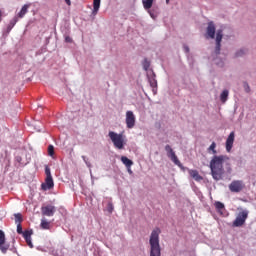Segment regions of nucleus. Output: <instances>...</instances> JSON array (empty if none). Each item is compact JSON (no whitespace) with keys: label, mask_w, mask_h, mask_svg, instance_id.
<instances>
[{"label":"nucleus","mask_w":256,"mask_h":256,"mask_svg":"<svg viewBox=\"0 0 256 256\" xmlns=\"http://www.w3.org/2000/svg\"><path fill=\"white\" fill-rule=\"evenodd\" d=\"M229 158L227 155H214L210 161L211 175L215 181H221L225 175L223 164L227 163Z\"/></svg>","instance_id":"1"},{"label":"nucleus","mask_w":256,"mask_h":256,"mask_svg":"<svg viewBox=\"0 0 256 256\" xmlns=\"http://www.w3.org/2000/svg\"><path fill=\"white\" fill-rule=\"evenodd\" d=\"M159 235H161V229L155 228L150 235V256H161V244H159Z\"/></svg>","instance_id":"2"},{"label":"nucleus","mask_w":256,"mask_h":256,"mask_svg":"<svg viewBox=\"0 0 256 256\" xmlns=\"http://www.w3.org/2000/svg\"><path fill=\"white\" fill-rule=\"evenodd\" d=\"M108 137H110V139L116 149H124L125 138L123 137V134H117V132L110 131L108 133Z\"/></svg>","instance_id":"3"},{"label":"nucleus","mask_w":256,"mask_h":256,"mask_svg":"<svg viewBox=\"0 0 256 256\" xmlns=\"http://www.w3.org/2000/svg\"><path fill=\"white\" fill-rule=\"evenodd\" d=\"M17 233L19 235L23 234V237H24L28 247H30V249H33V242L31 241V236L33 235V230H25L23 232V226H21V224H17Z\"/></svg>","instance_id":"4"},{"label":"nucleus","mask_w":256,"mask_h":256,"mask_svg":"<svg viewBox=\"0 0 256 256\" xmlns=\"http://www.w3.org/2000/svg\"><path fill=\"white\" fill-rule=\"evenodd\" d=\"M247 217H249V211L243 210L239 212L236 219L233 221V227H243L245 221H247Z\"/></svg>","instance_id":"5"},{"label":"nucleus","mask_w":256,"mask_h":256,"mask_svg":"<svg viewBox=\"0 0 256 256\" xmlns=\"http://www.w3.org/2000/svg\"><path fill=\"white\" fill-rule=\"evenodd\" d=\"M228 187L231 193H241L245 189V182L243 180H234Z\"/></svg>","instance_id":"6"},{"label":"nucleus","mask_w":256,"mask_h":256,"mask_svg":"<svg viewBox=\"0 0 256 256\" xmlns=\"http://www.w3.org/2000/svg\"><path fill=\"white\" fill-rule=\"evenodd\" d=\"M165 151L167 153V157H169V159H171V161L174 162V165L181 167V161H179V158L175 154V151H173V148H171V145H166Z\"/></svg>","instance_id":"7"},{"label":"nucleus","mask_w":256,"mask_h":256,"mask_svg":"<svg viewBox=\"0 0 256 256\" xmlns=\"http://www.w3.org/2000/svg\"><path fill=\"white\" fill-rule=\"evenodd\" d=\"M165 151L167 153V157H169V159H171V161L174 162V165L181 167V161H179V158L175 154V151H173V148H171V145H166Z\"/></svg>","instance_id":"8"},{"label":"nucleus","mask_w":256,"mask_h":256,"mask_svg":"<svg viewBox=\"0 0 256 256\" xmlns=\"http://www.w3.org/2000/svg\"><path fill=\"white\" fill-rule=\"evenodd\" d=\"M165 151L167 153V157H169V159H171V161L174 162V165L181 167V161H179V158L175 154V151H173V148H171V145H166Z\"/></svg>","instance_id":"9"},{"label":"nucleus","mask_w":256,"mask_h":256,"mask_svg":"<svg viewBox=\"0 0 256 256\" xmlns=\"http://www.w3.org/2000/svg\"><path fill=\"white\" fill-rule=\"evenodd\" d=\"M9 247L11 245L7 243V239L5 238V232L3 230H0V251L1 253H7L9 251Z\"/></svg>","instance_id":"10"},{"label":"nucleus","mask_w":256,"mask_h":256,"mask_svg":"<svg viewBox=\"0 0 256 256\" xmlns=\"http://www.w3.org/2000/svg\"><path fill=\"white\" fill-rule=\"evenodd\" d=\"M57 208L53 205H46L41 207V213L44 217H53Z\"/></svg>","instance_id":"11"},{"label":"nucleus","mask_w":256,"mask_h":256,"mask_svg":"<svg viewBox=\"0 0 256 256\" xmlns=\"http://www.w3.org/2000/svg\"><path fill=\"white\" fill-rule=\"evenodd\" d=\"M126 127L128 129L135 127V114H133V111L126 112Z\"/></svg>","instance_id":"12"},{"label":"nucleus","mask_w":256,"mask_h":256,"mask_svg":"<svg viewBox=\"0 0 256 256\" xmlns=\"http://www.w3.org/2000/svg\"><path fill=\"white\" fill-rule=\"evenodd\" d=\"M221 41H223V30H218L216 33V55H219L221 53Z\"/></svg>","instance_id":"13"},{"label":"nucleus","mask_w":256,"mask_h":256,"mask_svg":"<svg viewBox=\"0 0 256 256\" xmlns=\"http://www.w3.org/2000/svg\"><path fill=\"white\" fill-rule=\"evenodd\" d=\"M215 24L213 22H209L206 28V39H215Z\"/></svg>","instance_id":"14"},{"label":"nucleus","mask_w":256,"mask_h":256,"mask_svg":"<svg viewBox=\"0 0 256 256\" xmlns=\"http://www.w3.org/2000/svg\"><path fill=\"white\" fill-rule=\"evenodd\" d=\"M55 187V183L53 182V177H46L45 183L41 184L42 191H49V189H53Z\"/></svg>","instance_id":"15"},{"label":"nucleus","mask_w":256,"mask_h":256,"mask_svg":"<svg viewBox=\"0 0 256 256\" xmlns=\"http://www.w3.org/2000/svg\"><path fill=\"white\" fill-rule=\"evenodd\" d=\"M233 143H235V132H231L226 140V151L231 153L233 149Z\"/></svg>","instance_id":"16"},{"label":"nucleus","mask_w":256,"mask_h":256,"mask_svg":"<svg viewBox=\"0 0 256 256\" xmlns=\"http://www.w3.org/2000/svg\"><path fill=\"white\" fill-rule=\"evenodd\" d=\"M29 7H31V4H25L20 12L14 16V17H17V19H23V17H25V15H27V12L29 11Z\"/></svg>","instance_id":"17"},{"label":"nucleus","mask_w":256,"mask_h":256,"mask_svg":"<svg viewBox=\"0 0 256 256\" xmlns=\"http://www.w3.org/2000/svg\"><path fill=\"white\" fill-rule=\"evenodd\" d=\"M148 81L152 87L154 95L157 94V80L155 79V73L152 72V77H148Z\"/></svg>","instance_id":"18"},{"label":"nucleus","mask_w":256,"mask_h":256,"mask_svg":"<svg viewBox=\"0 0 256 256\" xmlns=\"http://www.w3.org/2000/svg\"><path fill=\"white\" fill-rule=\"evenodd\" d=\"M188 173H189L190 177H192V179H194V181H197V182L203 181V176L199 175V171L189 169Z\"/></svg>","instance_id":"19"},{"label":"nucleus","mask_w":256,"mask_h":256,"mask_svg":"<svg viewBox=\"0 0 256 256\" xmlns=\"http://www.w3.org/2000/svg\"><path fill=\"white\" fill-rule=\"evenodd\" d=\"M19 19L17 17H14L12 20H10L7 28H6V33L9 35L13 29V27H15V25H17Z\"/></svg>","instance_id":"20"},{"label":"nucleus","mask_w":256,"mask_h":256,"mask_svg":"<svg viewBox=\"0 0 256 256\" xmlns=\"http://www.w3.org/2000/svg\"><path fill=\"white\" fill-rule=\"evenodd\" d=\"M121 161L123 163V165H125V167L127 169H129L130 167H133V162L131 159L127 158V156H122L121 157Z\"/></svg>","instance_id":"21"},{"label":"nucleus","mask_w":256,"mask_h":256,"mask_svg":"<svg viewBox=\"0 0 256 256\" xmlns=\"http://www.w3.org/2000/svg\"><path fill=\"white\" fill-rule=\"evenodd\" d=\"M101 7V0H94L93 1V15H97L99 12V8Z\"/></svg>","instance_id":"22"},{"label":"nucleus","mask_w":256,"mask_h":256,"mask_svg":"<svg viewBox=\"0 0 256 256\" xmlns=\"http://www.w3.org/2000/svg\"><path fill=\"white\" fill-rule=\"evenodd\" d=\"M41 229L49 230L51 229V222L47 221V219L43 218L40 223Z\"/></svg>","instance_id":"23"},{"label":"nucleus","mask_w":256,"mask_h":256,"mask_svg":"<svg viewBox=\"0 0 256 256\" xmlns=\"http://www.w3.org/2000/svg\"><path fill=\"white\" fill-rule=\"evenodd\" d=\"M207 151L212 155H217V143L212 142V144L208 147Z\"/></svg>","instance_id":"24"},{"label":"nucleus","mask_w":256,"mask_h":256,"mask_svg":"<svg viewBox=\"0 0 256 256\" xmlns=\"http://www.w3.org/2000/svg\"><path fill=\"white\" fill-rule=\"evenodd\" d=\"M229 98V90H223L220 95V101L222 103H227V99Z\"/></svg>","instance_id":"25"},{"label":"nucleus","mask_w":256,"mask_h":256,"mask_svg":"<svg viewBox=\"0 0 256 256\" xmlns=\"http://www.w3.org/2000/svg\"><path fill=\"white\" fill-rule=\"evenodd\" d=\"M144 9H151L153 7V0H142Z\"/></svg>","instance_id":"26"},{"label":"nucleus","mask_w":256,"mask_h":256,"mask_svg":"<svg viewBox=\"0 0 256 256\" xmlns=\"http://www.w3.org/2000/svg\"><path fill=\"white\" fill-rule=\"evenodd\" d=\"M14 217L16 225H21V223H23V216L21 213L14 214Z\"/></svg>","instance_id":"27"},{"label":"nucleus","mask_w":256,"mask_h":256,"mask_svg":"<svg viewBox=\"0 0 256 256\" xmlns=\"http://www.w3.org/2000/svg\"><path fill=\"white\" fill-rule=\"evenodd\" d=\"M214 205H215L216 210H217L218 212H221L222 209H225V204H223L222 202L217 201V202H215Z\"/></svg>","instance_id":"28"},{"label":"nucleus","mask_w":256,"mask_h":256,"mask_svg":"<svg viewBox=\"0 0 256 256\" xmlns=\"http://www.w3.org/2000/svg\"><path fill=\"white\" fill-rule=\"evenodd\" d=\"M142 65H143V69L145 71H148L149 67H151V62H149V60H147V58H145Z\"/></svg>","instance_id":"29"},{"label":"nucleus","mask_w":256,"mask_h":256,"mask_svg":"<svg viewBox=\"0 0 256 256\" xmlns=\"http://www.w3.org/2000/svg\"><path fill=\"white\" fill-rule=\"evenodd\" d=\"M48 155H50V157H53V155H55V147L53 145L48 146Z\"/></svg>","instance_id":"30"},{"label":"nucleus","mask_w":256,"mask_h":256,"mask_svg":"<svg viewBox=\"0 0 256 256\" xmlns=\"http://www.w3.org/2000/svg\"><path fill=\"white\" fill-rule=\"evenodd\" d=\"M247 53V50L240 49L238 52H236V57H243Z\"/></svg>","instance_id":"31"},{"label":"nucleus","mask_w":256,"mask_h":256,"mask_svg":"<svg viewBox=\"0 0 256 256\" xmlns=\"http://www.w3.org/2000/svg\"><path fill=\"white\" fill-rule=\"evenodd\" d=\"M243 87L246 93H251V87L249 86V83L244 82Z\"/></svg>","instance_id":"32"},{"label":"nucleus","mask_w":256,"mask_h":256,"mask_svg":"<svg viewBox=\"0 0 256 256\" xmlns=\"http://www.w3.org/2000/svg\"><path fill=\"white\" fill-rule=\"evenodd\" d=\"M45 174L46 177H53L51 176V168H49L48 166L45 167Z\"/></svg>","instance_id":"33"},{"label":"nucleus","mask_w":256,"mask_h":256,"mask_svg":"<svg viewBox=\"0 0 256 256\" xmlns=\"http://www.w3.org/2000/svg\"><path fill=\"white\" fill-rule=\"evenodd\" d=\"M149 13H150V17H151L152 19H157V15L153 14V12H149Z\"/></svg>","instance_id":"34"},{"label":"nucleus","mask_w":256,"mask_h":256,"mask_svg":"<svg viewBox=\"0 0 256 256\" xmlns=\"http://www.w3.org/2000/svg\"><path fill=\"white\" fill-rule=\"evenodd\" d=\"M3 21V12L0 10V23Z\"/></svg>","instance_id":"35"},{"label":"nucleus","mask_w":256,"mask_h":256,"mask_svg":"<svg viewBox=\"0 0 256 256\" xmlns=\"http://www.w3.org/2000/svg\"><path fill=\"white\" fill-rule=\"evenodd\" d=\"M184 50L186 51V53H189V46H185Z\"/></svg>","instance_id":"36"},{"label":"nucleus","mask_w":256,"mask_h":256,"mask_svg":"<svg viewBox=\"0 0 256 256\" xmlns=\"http://www.w3.org/2000/svg\"><path fill=\"white\" fill-rule=\"evenodd\" d=\"M65 40L67 43H71V39L69 37H66Z\"/></svg>","instance_id":"37"},{"label":"nucleus","mask_w":256,"mask_h":256,"mask_svg":"<svg viewBox=\"0 0 256 256\" xmlns=\"http://www.w3.org/2000/svg\"><path fill=\"white\" fill-rule=\"evenodd\" d=\"M128 169V173L130 174V175H132L133 174V171L131 170V167L130 168H127Z\"/></svg>","instance_id":"38"},{"label":"nucleus","mask_w":256,"mask_h":256,"mask_svg":"<svg viewBox=\"0 0 256 256\" xmlns=\"http://www.w3.org/2000/svg\"><path fill=\"white\" fill-rule=\"evenodd\" d=\"M65 3H67L68 5H71V0H65Z\"/></svg>","instance_id":"39"},{"label":"nucleus","mask_w":256,"mask_h":256,"mask_svg":"<svg viewBox=\"0 0 256 256\" xmlns=\"http://www.w3.org/2000/svg\"><path fill=\"white\" fill-rule=\"evenodd\" d=\"M166 3L169 4V0H166Z\"/></svg>","instance_id":"40"}]
</instances>
